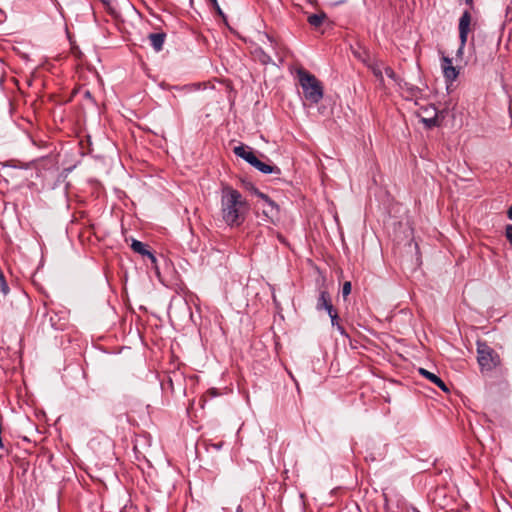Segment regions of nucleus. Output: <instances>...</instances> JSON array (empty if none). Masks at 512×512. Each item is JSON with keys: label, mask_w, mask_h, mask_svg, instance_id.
Segmentation results:
<instances>
[{"label": "nucleus", "mask_w": 512, "mask_h": 512, "mask_svg": "<svg viewBox=\"0 0 512 512\" xmlns=\"http://www.w3.org/2000/svg\"><path fill=\"white\" fill-rule=\"evenodd\" d=\"M248 203L241 193L228 184L221 187V213L223 221L229 226H240L245 220Z\"/></svg>", "instance_id": "obj_1"}, {"label": "nucleus", "mask_w": 512, "mask_h": 512, "mask_svg": "<svg viewBox=\"0 0 512 512\" xmlns=\"http://www.w3.org/2000/svg\"><path fill=\"white\" fill-rule=\"evenodd\" d=\"M297 75L303 94L306 100L311 104H318L323 98L324 88L322 83L316 78L315 75L309 71L301 68L298 69Z\"/></svg>", "instance_id": "obj_2"}, {"label": "nucleus", "mask_w": 512, "mask_h": 512, "mask_svg": "<svg viewBox=\"0 0 512 512\" xmlns=\"http://www.w3.org/2000/svg\"><path fill=\"white\" fill-rule=\"evenodd\" d=\"M471 46L476 61L486 64L491 61L497 52V45L493 38L478 33L471 38Z\"/></svg>", "instance_id": "obj_3"}, {"label": "nucleus", "mask_w": 512, "mask_h": 512, "mask_svg": "<svg viewBox=\"0 0 512 512\" xmlns=\"http://www.w3.org/2000/svg\"><path fill=\"white\" fill-rule=\"evenodd\" d=\"M477 360L482 369L492 370L500 363V357L486 342L477 341Z\"/></svg>", "instance_id": "obj_4"}, {"label": "nucleus", "mask_w": 512, "mask_h": 512, "mask_svg": "<svg viewBox=\"0 0 512 512\" xmlns=\"http://www.w3.org/2000/svg\"><path fill=\"white\" fill-rule=\"evenodd\" d=\"M36 317H40V325L43 329L63 330L65 328L64 319L57 312L48 311L46 305L42 310L37 311Z\"/></svg>", "instance_id": "obj_5"}, {"label": "nucleus", "mask_w": 512, "mask_h": 512, "mask_svg": "<svg viewBox=\"0 0 512 512\" xmlns=\"http://www.w3.org/2000/svg\"><path fill=\"white\" fill-rule=\"evenodd\" d=\"M472 21V16L469 10H465L460 19H459V39H460V47L458 49V54H462V51L467 43L468 34L470 32V25Z\"/></svg>", "instance_id": "obj_6"}, {"label": "nucleus", "mask_w": 512, "mask_h": 512, "mask_svg": "<svg viewBox=\"0 0 512 512\" xmlns=\"http://www.w3.org/2000/svg\"><path fill=\"white\" fill-rule=\"evenodd\" d=\"M162 385L164 388H169L173 394L182 393L185 390V379L182 373L174 371L167 375Z\"/></svg>", "instance_id": "obj_7"}, {"label": "nucleus", "mask_w": 512, "mask_h": 512, "mask_svg": "<svg viewBox=\"0 0 512 512\" xmlns=\"http://www.w3.org/2000/svg\"><path fill=\"white\" fill-rule=\"evenodd\" d=\"M385 74L392 79L401 89H406L412 96H416L420 91L418 87L411 85L398 77L390 66L384 67Z\"/></svg>", "instance_id": "obj_8"}, {"label": "nucleus", "mask_w": 512, "mask_h": 512, "mask_svg": "<svg viewBox=\"0 0 512 512\" xmlns=\"http://www.w3.org/2000/svg\"><path fill=\"white\" fill-rule=\"evenodd\" d=\"M233 152L236 156L242 158L251 166H253L258 159L252 149L245 145L234 147Z\"/></svg>", "instance_id": "obj_9"}, {"label": "nucleus", "mask_w": 512, "mask_h": 512, "mask_svg": "<svg viewBox=\"0 0 512 512\" xmlns=\"http://www.w3.org/2000/svg\"><path fill=\"white\" fill-rule=\"evenodd\" d=\"M333 308L330 293L327 290H321L317 298L316 309L318 311L326 310L327 313H331Z\"/></svg>", "instance_id": "obj_10"}, {"label": "nucleus", "mask_w": 512, "mask_h": 512, "mask_svg": "<svg viewBox=\"0 0 512 512\" xmlns=\"http://www.w3.org/2000/svg\"><path fill=\"white\" fill-rule=\"evenodd\" d=\"M131 249L142 256H146L151 261V264L156 266L157 259L155 255L148 249V246L141 241L133 240L131 243Z\"/></svg>", "instance_id": "obj_11"}, {"label": "nucleus", "mask_w": 512, "mask_h": 512, "mask_svg": "<svg viewBox=\"0 0 512 512\" xmlns=\"http://www.w3.org/2000/svg\"><path fill=\"white\" fill-rule=\"evenodd\" d=\"M419 373L424 376L426 379L431 381L433 384H435L437 387H439L444 392H449V388L445 384V382L436 374L429 372L428 370L424 368L419 369Z\"/></svg>", "instance_id": "obj_12"}, {"label": "nucleus", "mask_w": 512, "mask_h": 512, "mask_svg": "<svg viewBox=\"0 0 512 512\" xmlns=\"http://www.w3.org/2000/svg\"><path fill=\"white\" fill-rule=\"evenodd\" d=\"M253 167L263 174H281V170L278 166L262 162L260 159H257Z\"/></svg>", "instance_id": "obj_13"}, {"label": "nucleus", "mask_w": 512, "mask_h": 512, "mask_svg": "<svg viewBox=\"0 0 512 512\" xmlns=\"http://www.w3.org/2000/svg\"><path fill=\"white\" fill-rule=\"evenodd\" d=\"M166 38V34L164 32L160 33H151L148 36L150 43L156 52H159L163 49V44Z\"/></svg>", "instance_id": "obj_14"}, {"label": "nucleus", "mask_w": 512, "mask_h": 512, "mask_svg": "<svg viewBox=\"0 0 512 512\" xmlns=\"http://www.w3.org/2000/svg\"><path fill=\"white\" fill-rule=\"evenodd\" d=\"M260 199H262L267 205L269 206L268 210H264L263 213L266 216H273L275 213L277 214L279 212L278 205L265 193H259L258 196Z\"/></svg>", "instance_id": "obj_15"}, {"label": "nucleus", "mask_w": 512, "mask_h": 512, "mask_svg": "<svg viewBox=\"0 0 512 512\" xmlns=\"http://www.w3.org/2000/svg\"><path fill=\"white\" fill-rule=\"evenodd\" d=\"M327 18V15L324 12H320L317 14H311L307 18V22L315 28H318L322 25L323 21Z\"/></svg>", "instance_id": "obj_16"}, {"label": "nucleus", "mask_w": 512, "mask_h": 512, "mask_svg": "<svg viewBox=\"0 0 512 512\" xmlns=\"http://www.w3.org/2000/svg\"><path fill=\"white\" fill-rule=\"evenodd\" d=\"M254 54L258 58L259 62L263 65L274 64L271 56L264 51L263 48L258 47L255 49Z\"/></svg>", "instance_id": "obj_17"}, {"label": "nucleus", "mask_w": 512, "mask_h": 512, "mask_svg": "<svg viewBox=\"0 0 512 512\" xmlns=\"http://www.w3.org/2000/svg\"><path fill=\"white\" fill-rule=\"evenodd\" d=\"M208 5L215 11V13L222 19L223 23L228 26L227 16L222 11L217 0H207Z\"/></svg>", "instance_id": "obj_18"}, {"label": "nucleus", "mask_w": 512, "mask_h": 512, "mask_svg": "<svg viewBox=\"0 0 512 512\" xmlns=\"http://www.w3.org/2000/svg\"><path fill=\"white\" fill-rule=\"evenodd\" d=\"M443 74L447 82H453L458 77L459 71L455 66H445Z\"/></svg>", "instance_id": "obj_19"}, {"label": "nucleus", "mask_w": 512, "mask_h": 512, "mask_svg": "<svg viewBox=\"0 0 512 512\" xmlns=\"http://www.w3.org/2000/svg\"><path fill=\"white\" fill-rule=\"evenodd\" d=\"M221 395L218 389L210 388L199 400V405L204 408V404L207 402L208 398H214Z\"/></svg>", "instance_id": "obj_20"}, {"label": "nucleus", "mask_w": 512, "mask_h": 512, "mask_svg": "<svg viewBox=\"0 0 512 512\" xmlns=\"http://www.w3.org/2000/svg\"><path fill=\"white\" fill-rule=\"evenodd\" d=\"M368 67L372 71L373 75L382 84L384 82V77H383L381 65L379 63L375 62V63L370 64Z\"/></svg>", "instance_id": "obj_21"}, {"label": "nucleus", "mask_w": 512, "mask_h": 512, "mask_svg": "<svg viewBox=\"0 0 512 512\" xmlns=\"http://www.w3.org/2000/svg\"><path fill=\"white\" fill-rule=\"evenodd\" d=\"M242 185L244 187V189H246L247 191L253 193L254 195H256L257 197L259 196V193H262L258 188H256L254 186V184L250 181H246V180H242Z\"/></svg>", "instance_id": "obj_22"}, {"label": "nucleus", "mask_w": 512, "mask_h": 512, "mask_svg": "<svg viewBox=\"0 0 512 512\" xmlns=\"http://www.w3.org/2000/svg\"><path fill=\"white\" fill-rule=\"evenodd\" d=\"M422 122L424 123V125L427 128H433V127L439 126V121H438L437 114H435L431 118H423Z\"/></svg>", "instance_id": "obj_23"}, {"label": "nucleus", "mask_w": 512, "mask_h": 512, "mask_svg": "<svg viewBox=\"0 0 512 512\" xmlns=\"http://www.w3.org/2000/svg\"><path fill=\"white\" fill-rule=\"evenodd\" d=\"M328 315L331 319L332 326L337 327V324H340V323H339V316H338L336 309L333 308L331 313H328Z\"/></svg>", "instance_id": "obj_24"}, {"label": "nucleus", "mask_w": 512, "mask_h": 512, "mask_svg": "<svg viewBox=\"0 0 512 512\" xmlns=\"http://www.w3.org/2000/svg\"><path fill=\"white\" fill-rule=\"evenodd\" d=\"M352 285L350 281H346L342 287V295L346 298L351 293Z\"/></svg>", "instance_id": "obj_25"}, {"label": "nucleus", "mask_w": 512, "mask_h": 512, "mask_svg": "<svg viewBox=\"0 0 512 512\" xmlns=\"http://www.w3.org/2000/svg\"><path fill=\"white\" fill-rule=\"evenodd\" d=\"M100 1L106 7V9L110 15H115V9L112 7L113 0H100Z\"/></svg>", "instance_id": "obj_26"}, {"label": "nucleus", "mask_w": 512, "mask_h": 512, "mask_svg": "<svg viewBox=\"0 0 512 512\" xmlns=\"http://www.w3.org/2000/svg\"><path fill=\"white\" fill-rule=\"evenodd\" d=\"M505 237L512 247V225L508 224L505 228Z\"/></svg>", "instance_id": "obj_27"}, {"label": "nucleus", "mask_w": 512, "mask_h": 512, "mask_svg": "<svg viewBox=\"0 0 512 512\" xmlns=\"http://www.w3.org/2000/svg\"><path fill=\"white\" fill-rule=\"evenodd\" d=\"M445 66H453L452 59H450L449 57H446V56H444L442 58V64H441L442 70H444Z\"/></svg>", "instance_id": "obj_28"}, {"label": "nucleus", "mask_w": 512, "mask_h": 512, "mask_svg": "<svg viewBox=\"0 0 512 512\" xmlns=\"http://www.w3.org/2000/svg\"><path fill=\"white\" fill-rule=\"evenodd\" d=\"M266 39L270 42V45L273 50H276L278 43L268 34H265Z\"/></svg>", "instance_id": "obj_29"}, {"label": "nucleus", "mask_w": 512, "mask_h": 512, "mask_svg": "<svg viewBox=\"0 0 512 512\" xmlns=\"http://www.w3.org/2000/svg\"><path fill=\"white\" fill-rule=\"evenodd\" d=\"M336 328L341 335L348 337V334L346 333L345 328L341 324H337Z\"/></svg>", "instance_id": "obj_30"}, {"label": "nucleus", "mask_w": 512, "mask_h": 512, "mask_svg": "<svg viewBox=\"0 0 512 512\" xmlns=\"http://www.w3.org/2000/svg\"><path fill=\"white\" fill-rule=\"evenodd\" d=\"M465 3L470 7V9L474 8V2L473 0H465Z\"/></svg>", "instance_id": "obj_31"}, {"label": "nucleus", "mask_w": 512, "mask_h": 512, "mask_svg": "<svg viewBox=\"0 0 512 512\" xmlns=\"http://www.w3.org/2000/svg\"><path fill=\"white\" fill-rule=\"evenodd\" d=\"M508 218L512 220V205L509 207L507 211Z\"/></svg>", "instance_id": "obj_32"}, {"label": "nucleus", "mask_w": 512, "mask_h": 512, "mask_svg": "<svg viewBox=\"0 0 512 512\" xmlns=\"http://www.w3.org/2000/svg\"><path fill=\"white\" fill-rule=\"evenodd\" d=\"M236 512H243V508L241 505H238L236 508Z\"/></svg>", "instance_id": "obj_33"}, {"label": "nucleus", "mask_w": 512, "mask_h": 512, "mask_svg": "<svg viewBox=\"0 0 512 512\" xmlns=\"http://www.w3.org/2000/svg\"><path fill=\"white\" fill-rule=\"evenodd\" d=\"M89 96H90V92H89V91H87V92H86V97H89Z\"/></svg>", "instance_id": "obj_34"}]
</instances>
